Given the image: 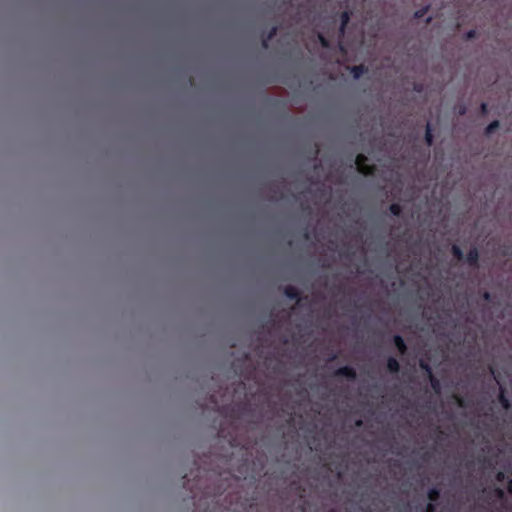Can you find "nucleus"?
I'll return each instance as SVG.
<instances>
[{
  "mask_svg": "<svg viewBox=\"0 0 512 512\" xmlns=\"http://www.w3.org/2000/svg\"><path fill=\"white\" fill-rule=\"evenodd\" d=\"M276 33H277V28H276V27H273V28L269 31V33H268V35H267V38H266V39H264V40L262 41V46H263V48H265V49H267V48H268V43H269V41H270V40H272V38L276 35Z\"/></svg>",
  "mask_w": 512,
  "mask_h": 512,
  "instance_id": "obj_10",
  "label": "nucleus"
},
{
  "mask_svg": "<svg viewBox=\"0 0 512 512\" xmlns=\"http://www.w3.org/2000/svg\"><path fill=\"white\" fill-rule=\"evenodd\" d=\"M478 259H479L478 251L476 249H471L467 254V262L470 265L475 266L478 263Z\"/></svg>",
  "mask_w": 512,
  "mask_h": 512,
  "instance_id": "obj_7",
  "label": "nucleus"
},
{
  "mask_svg": "<svg viewBox=\"0 0 512 512\" xmlns=\"http://www.w3.org/2000/svg\"><path fill=\"white\" fill-rule=\"evenodd\" d=\"M364 72L363 66H354L352 68V74L355 79H359Z\"/></svg>",
  "mask_w": 512,
  "mask_h": 512,
  "instance_id": "obj_12",
  "label": "nucleus"
},
{
  "mask_svg": "<svg viewBox=\"0 0 512 512\" xmlns=\"http://www.w3.org/2000/svg\"><path fill=\"white\" fill-rule=\"evenodd\" d=\"M425 141L426 143L430 146L432 145V142H433V135H432V132H431V129H430V125L427 124V127H426V132H425Z\"/></svg>",
  "mask_w": 512,
  "mask_h": 512,
  "instance_id": "obj_14",
  "label": "nucleus"
},
{
  "mask_svg": "<svg viewBox=\"0 0 512 512\" xmlns=\"http://www.w3.org/2000/svg\"><path fill=\"white\" fill-rule=\"evenodd\" d=\"M284 294L288 299L296 301L297 304L301 300L298 289L292 285H288L285 288Z\"/></svg>",
  "mask_w": 512,
  "mask_h": 512,
  "instance_id": "obj_2",
  "label": "nucleus"
},
{
  "mask_svg": "<svg viewBox=\"0 0 512 512\" xmlns=\"http://www.w3.org/2000/svg\"><path fill=\"white\" fill-rule=\"evenodd\" d=\"M330 512H334V511H330Z\"/></svg>",
  "mask_w": 512,
  "mask_h": 512,
  "instance_id": "obj_27",
  "label": "nucleus"
},
{
  "mask_svg": "<svg viewBox=\"0 0 512 512\" xmlns=\"http://www.w3.org/2000/svg\"><path fill=\"white\" fill-rule=\"evenodd\" d=\"M356 425H357V426L362 425V421H361V420H358V421L356 422Z\"/></svg>",
  "mask_w": 512,
  "mask_h": 512,
  "instance_id": "obj_26",
  "label": "nucleus"
},
{
  "mask_svg": "<svg viewBox=\"0 0 512 512\" xmlns=\"http://www.w3.org/2000/svg\"><path fill=\"white\" fill-rule=\"evenodd\" d=\"M349 20H350L349 13L347 11H344L341 14V25H340V29H339L341 34H344L346 26H347Z\"/></svg>",
  "mask_w": 512,
  "mask_h": 512,
  "instance_id": "obj_8",
  "label": "nucleus"
},
{
  "mask_svg": "<svg viewBox=\"0 0 512 512\" xmlns=\"http://www.w3.org/2000/svg\"><path fill=\"white\" fill-rule=\"evenodd\" d=\"M420 367L427 373L428 376L433 374L431 367L427 363L421 362Z\"/></svg>",
  "mask_w": 512,
  "mask_h": 512,
  "instance_id": "obj_17",
  "label": "nucleus"
},
{
  "mask_svg": "<svg viewBox=\"0 0 512 512\" xmlns=\"http://www.w3.org/2000/svg\"><path fill=\"white\" fill-rule=\"evenodd\" d=\"M319 38H320L321 44H322L324 47H326V46L328 45V43H327L326 39H325L324 37H322V36H320Z\"/></svg>",
  "mask_w": 512,
  "mask_h": 512,
  "instance_id": "obj_20",
  "label": "nucleus"
},
{
  "mask_svg": "<svg viewBox=\"0 0 512 512\" xmlns=\"http://www.w3.org/2000/svg\"><path fill=\"white\" fill-rule=\"evenodd\" d=\"M457 402H458L459 406H463V400L462 399L458 398Z\"/></svg>",
  "mask_w": 512,
  "mask_h": 512,
  "instance_id": "obj_25",
  "label": "nucleus"
},
{
  "mask_svg": "<svg viewBox=\"0 0 512 512\" xmlns=\"http://www.w3.org/2000/svg\"><path fill=\"white\" fill-rule=\"evenodd\" d=\"M389 210H390L391 214L394 216H399L402 212L401 206L397 203L391 204L389 207Z\"/></svg>",
  "mask_w": 512,
  "mask_h": 512,
  "instance_id": "obj_11",
  "label": "nucleus"
},
{
  "mask_svg": "<svg viewBox=\"0 0 512 512\" xmlns=\"http://www.w3.org/2000/svg\"><path fill=\"white\" fill-rule=\"evenodd\" d=\"M481 108H482V111L485 112L487 109V105L485 103H482Z\"/></svg>",
  "mask_w": 512,
  "mask_h": 512,
  "instance_id": "obj_23",
  "label": "nucleus"
},
{
  "mask_svg": "<svg viewBox=\"0 0 512 512\" xmlns=\"http://www.w3.org/2000/svg\"><path fill=\"white\" fill-rule=\"evenodd\" d=\"M499 127V122L497 120L491 122L486 128V134H492Z\"/></svg>",
  "mask_w": 512,
  "mask_h": 512,
  "instance_id": "obj_15",
  "label": "nucleus"
},
{
  "mask_svg": "<svg viewBox=\"0 0 512 512\" xmlns=\"http://www.w3.org/2000/svg\"><path fill=\"white\" fill-rule=\"evenodd\" d=\"M452 253L458 260H461L463 258V252L457 245H454L452 247Z\"/></svg>",
  "mask_w": 512,
  "mask_h": 512,
  "instance_id": "obj_16",
  "label": "nucleus"
},
{
  "mask_svg": "<svg viewBox=\"0 0 512 512\" xmlns=\"http://www.w3.org/2000/svg\"><path fill=\"white\" fill-rule=\"evenodd\" d=\"M394 344L396 348L398 349L400 354H405L407 351V346L403 340V338L400 335H395L393 338Z\"/></svg>",
  "mask_w": 512,
  "mask_h": 512,
  "instance_id": "obj_4",
  "label": "nucleus"
},
{
  "mask_svg": "<svg viewBox=\"0 0 512 512\" xmlns=\"http://www.w3.org/2000/svg\"><path fill=\"white\" fill-rule=\"evenodd\" d=\"M499 401L504 409L507 410L510 408V401L506 398L503 392L499 395Z\"/></svg>",
  "mask_w": 512,
  "mask_h": 512,
  "instance_id": "obj_13",
  "label": "nucleus"
},
{
  "mask_svg": "<svg viewBox=\"0 0 512 512\" xmlns=\"http://www.w3.org/2000/svg\"><path fill=\"white\" fill-rule=\"evenodd\" d=\"M387 369L391 373H398L400 370L399 362L394 357H389L387 360Z\"/></svg>",
  "mask_w": 512,
  "mask_h": 512,
  "instance_id": "obj_5",
  "label": "nucleus"
},
{
  "mask_svg": "<svg viewBox=\"0 0 512 512\" xmlns=\"http://www.w3.org/2000/svg\"><path fill=\"white\" fill-rule=\"evenodd\" d=\"M474 33H475L474 31H469V32H468V37H469V38L473 37V36H474Z\"/></svg>",
  "mask_w": 512,
  "mask_h": 512,
  "instance_id": "obj_24",
  "label": "nucleus"
},
{
  "mask_svg": "<svg viewBox=\"0 0 512 512\" xmlns=\"http://www.w3.org/2000/svg\"><path fill=\"white\" fill-rule=\"evenodd\" d=\"M428 377H429L432 389L436 393H439L440 388H441L439 380L433 374L429 375Z\"/></svg>",
  "mask_w": 512,
  "mask_h": 512,
  "instance_id": "obj_9",
  "label": "nucleus"
},
{
  "mask_svg": "<svg viewBox=\"0 0 512 512\" xmlns=\"http://www.w3.org/2000/svg\"><path fill=\"white\" fill-rule=\"evenodd\" d=\"M427 497L429 499V503H434L438 501L440 498V490L438 488H431L428 490Z\"/></svg>",
  "mask_w": 512,
  "mask_h": 512,
  "instance_id": "obj_6",
  "label": "nucleus"
},
{
  "mask_svg": "<svg viewBox=\"0 0 512 512\" xmlns=\"http://www.w3.org/2000/svg\"><path fill=\"white\" fill-rule=\"evenodd\" d=\"M504 477H505V474L503 472H498V474H497L498 481H503Z\"/></svg>",
  "mask_w": 512,
  "mask_h": 512,
  "instance_id": "obj_19",
  "label": "nucleus"
},
{
  "mask_svg": "<svg viewBox=\"0 0 512 512\" xmlns=\"http://www.w3.org/2000/svg\"><path fill=\"white\" fill-rule=\"evenodd\" d=\"M335 375L338 377H345L351 381L355 380L356 376H357L355 369H353L350 366H343V367L338 368L335 371Z\"/></svg>",
  "mask_w": 512,
  "mask_h": 512,
  "instance_id": "obj_1",
  "label": "nucleus"
},
{
  "mask_svg": "<svg viewBox=\"0 0 512 512\" xmlns=\"http://www.w3.org/2000/svg\"><path fill=\"white\" fill-rule=\"evenodd\" d=\"M496 492H497V495H498L499 497H503V496H504V491H503L502 489L498 488V489L496 490Z\"/></svg>",
  "mask_w": 512,
  "mask_h": 512,
  "instance_id": "obj_21",
  "label": "nucleus"
},
{
  "mask_svg": "<svg viewBox=\"0 0 512 512\" xmlns=\"http://www.w3.org/2000/svg\"><path fill=\"white\" fill-rule=\"evenodd\" d=\"M508 492L512 494V478L509 480Z\"/></svg>",
  "mask_w": 512,
  "mask_h": 512,
  "instance_id": "obj_22",
  "label": "nucleus"
},
{
  "mask_svg": "<svg viewBox=\"0 0 512 512\" xmlns=\"http://www.w3.org/2000/svg\"><path fill=\"white\" fill-rule=\"evenodd\" d=\"M365 156L362 154L357 155L355 159V164L357 165V169L360 173L364 175H368L371 173L369 167H367L364 163Z\"/></svg>",
  "mask_w": 512,
  "mask_h": 512,
  "instance_id": "obj_3",
  "label": "nucleus"
},
{
  "mask_svg": "<svg viewBox=\"0 0 512 512\" xmlns=\"http://www.w3.org/2000/svg\"><path fill=\"white\" fill-rule=\"evenodd\" d=\"M425 512H436V506L434 503H428L425 508Z\"/></svg>",
  "mask_w": 512,
  "mask_h": 512,
  "instance_id": "obj_18",
  "label": "nucleus"
}]
</instances>
